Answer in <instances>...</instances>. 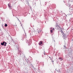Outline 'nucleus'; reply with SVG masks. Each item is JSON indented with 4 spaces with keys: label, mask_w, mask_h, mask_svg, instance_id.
<instances>
[{
    "label": "nucleus",
    "mask_w": 73,
    "mask_h": 73,
    "mask_svg": "<svg viewBox=\"0 0 73 73\" xmlns=\"http://www.w3.org/2000/svg\"><path fill=\"white\" fill-rule=\"evenodd\" d=\"M56 27L57 28V29H58L59 30H60V29H62L61 27H60V25H56Z\"/></svg>",
    "instance_id": "nucleus-1"
},
{
    "label": "nucleus",
    "mask_w": 73,
    "mask_h": 73,
    "mask_svg": "<svg viewBox=\"0 0 73 73\" xmlns=\"http://www.w3.org/2000/svg\"><path fill=\"white\" fill-rule=\"evenodd\" d=\"M8 7L10 9H11V5L10 4V3H8Z\"/></svg>",
    "instance_id": "nucleus-2"
},
{
    "label": "nucleus",
    "mask_w": 73,
    "mask_h": 73,
    "mask_svg": "<svg viewBox=\"0 0 73 73\" xmlns=\"http://www.w3.org/2000/svg\"><path fill=\"white\" fill-rule=\"evenodd\" d=\"M42 44V41H40L38 43V44L40 45H41V44Z\"/></svg>",
    "instance_id": "nucleus-3"
},
{
    "label": "nucleus",
    "mask_w": 73,
    "mask_h": 73,
    "mask_svg": "<svg viewBox=\"0 0 73 73\" xmlns=\"http://www.w3.org/2000/svg\"><path fill=\"white\" fill-rule=\"evenodd\" d=\"M5 43V42L4 41L3 42H2L1 43V45H4V43Z\"/></svg>",
    "instance_id": "nucleus-4"
},
{
    "label": "nucleus",
    "mask_w": 73,
    "mask_h": 73,
    "mask_svg": "<svg viewBox=\"0 0 73 73\" xmlns=\"http://www.w3.org/2000/svg\"><path fill=\"white\" fill-rule=\"evenodd\" d=\"M60 30L61 33H62V35H64V32L62 31V29H61Z\"/></svg>",
    "instance_id": "nucleus-5"
},
{
    "label": "nucleus",
    "mask_w": 73,
    "mask_h": 73,
    "mask_svg": "<svg viewBox=\"0 0 73 73\" xmlns=\"http://www.w3.org/2000/svg\"><path fill=\"white\" fill-rule=\"evenodd\" d=\"M5 27H7V26H8V25H7V24H5Z\"/></svg>",
    "instance_id": "nucleus-6"
},
{
    "label": "nucleus",
    "mask_w": 73,
    "mask_h": 73,
    "mask_svg": "<svg viewBox=\"0 0 73 73\" xmlns=\"http://www.w3.org/2000/svg\"><path fill=\"white\" fill-rule=\"evenodd\" d=\"M50 32H51V33H52L53 32V30H51L50 31Z\"/></svg>",
    "instance_id": "nucleus-7"
},
{
    "label": "nucleus",
    "mask_w": 73,
    "mask_h": 73,
    "mask_svg": "<svg viewBox=\"0 0 73 73\" xmlns=\"http://www.w3.org/2000/svg\"><path fill=\"white\" fill-rule=\"evenodd\" d=\"M52 31H54V28H53L52 29Z\"/></svg>",
    "instance_id": "nucleus-8"
},
{
    "label": "nucleus",
    "mask_w": 73,
    "mask_h": 73,
    "mask_svg": "<svg viewBox=\"0 0 73 73\" xmlns=\"http://www.w3.org/2000/svg\"><path fill=\"white\" fill-rule=\"evenodd\" d=\"M5 44L7 45V42H5Z\"/></svg>",
    "instance_id": "nucleus-9"
},
{
    "label": "nucleus",
    "mask_w": 73,
    "mask_h": 73,
    "mask_svg": "<svg viewBox=\"0 0 73 73\" xmlns=\"http://www.w3.org/2000/svg\"><path fill=\"white\" fill-rule=\"evenodd\" d=\"M64 48H66V46H64Z\"/></svg>",
    "instance_id": "nucleus-10"
},
{
    "label": "nucleus",
    "mask_w": 73,
    "mask_h": 73,
    "mask_svg": "<svg viewBox=\"0 0 73 73\" xmlns=\"http://www.w3.org/2000/svg\"><path fill=\"white\" fill-rule=\"evenodd\" d=\"M4 46H6V44H4Z\"/></svg>",
    "instance_id": "nucleus-11"
}]
</instances>
